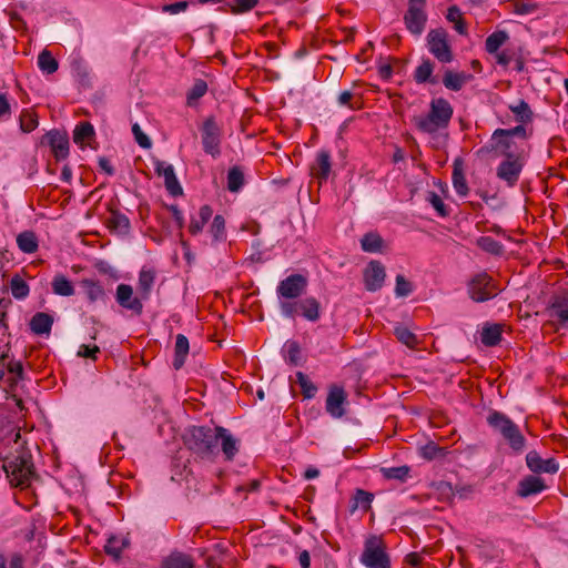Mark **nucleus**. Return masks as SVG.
<instances>
[{"label": "nucleus", "instance_id": "1", "mask_svg": "<svg viewBox=\"0 0 568 568\" xmlns=\"http://www.w3.org/2000/svg\"><path fill=\"white\" fill-rule=\"evenodd\" d=\"M453 114L454 109L449 101L444 98H436L430 101L428 113L414 116L413 122L420 132L434 134L448 128Z\"/></svg>", "mask_w": 568, "mask_h": 568}, {"label": "nucleus", "instance_id": "2", "mask_svg": "<svg viewBox=\"0 0 568 568\" xmlns=\"http://www.w3.org/2000/svg\"><path fill=\"white\" fill-rule=\"evenodd\" d=\"M217 426H192L184 435L185 446L201 459H213L219 454Z\"/></svg>", "mask_w": 568, "mask_h": 568}, {"label": "nucleus", "instance_id": "3", "mask_svg": "<svg viewBox=\"0 0 568 568\" xmlns=\"http://www.w3.org/2000/svg\"><path fill=\"white\" fill-rule=\"evenodd\" d=\"M487 424L507 442L515 454H521L526 448V438L517 424L507 415L491 410L487 416Z\"/></svg>", "mask_w": 568, "mask_h": 568}, {"label": "nucleus", "instance_id": "4", "mask_svg": "<svg viewBox=\"0 0 568 568\" xmlns=\"http://www.w3.org/2000/svg\"><path fill=\"white\" fill-rule=\"evenodd\" d=\"M3 470L11 486L26 489L34 477V466L31 456L27 454L14 455L6 458Z\"/></svg>", "mask_w": 568, "mask_h": 568}, {"label": "nucleus", "instance_id": "5", "mask_svg": "<svg viewBox=\"0 0 568 568\" xmlns=\"http://www.w3.org/2000/svg\"><path fill=\"white\" fill-rule=\"evenodd\" d=\"M361 562L367 568H390V558L381 538L371 536L365 540Z\"/></svg>", "mask_w": 568, "mask_h": 568}, {"label": "nucleus", "instance_id": "6", "mask_svg": "<svg viewBox=\"0 0 568 568\" xmlns=\"http://www.w3.org/2000/svg\"><path fill=\"white\" fill-rule=\"evenodd\" d=\"M200 132L203 151L213 159H217L221 155L222 126L213 115H210L203 121Z\"/></svg>", "mask_w": 568, "mask_h": 568}, {"label": "nucleus", "instance_id": "7", "mask_svg": "<svg viewBox=\"0 0 568 568\" xmlns=\"http://www.w3.org/2000/svg\"><path fill=\"white\" fill-rule=\"evenodd\" d=\"M490 153H495L496 156H504V159L525 155L524 150L518 148L514 139L508 135L496 136L495 132L489 143L477 151V155L480 158H485Z\"/></svg>", "mask_w": 568, "mask_h": 568}, {"label": "nucleus", "instance_id": "8", "mask_svg": "<svg viewBox=\"0 0 568 568\" xmlns=\"http://www.w3.org/2000/svg\"><path fill=\"white\" fill-rule=\"evenodd\" d=\"M467 291L474 302L483 303L497 296L499 288L490 275L481 272L469 281Z\"/></svg>", "mask_w": 568, "mask_h": 568}, {"label": "nucleus", "instance_id": "9", "mask_svg": "<svg viewBox=\"0 0 568 568\" xmlns=\"http://www.w3.org/2000/svg\"><path fill=\"white\" fill-rule=\"evenodd\" d=\"M447 37L448 34L443 28L433 29L427 34L428 50L442 63H449L454 59Z\"/></svg>", "mask_w": 568, "mask_h": 568}, {"label": "nucleus", "instance_id": "10", "mask_svg": "<svg viewBox=\"0 0 568 568\" xmlns=\"http://www.w3.org/2000/svg\"><path fill=\"white\" fill-rule=\"evenodd\" d=\"M426 0H408V8L404 14V23L407 30L419 36L424 32L427 13H426Z\"/></svg>", "mask_w": 568, "mask_h": 568}, {"label": "nucleus", "instance_id": "11", "mask_svg": "<svg viewBox=\"0 0 568 568\" xmlns=\"http://www.w3.org/2000/svg\"><path fill=\"white\" fill-rule=\"evenodd\" d=\"M525 164L526 155L504 159L496 170V175L509 187H514L519 181Z\"/></svg>", "mask_w": 568, "mask_h": 568}, {"label": "nucleus", "instance_id": "12", "mask_svg": "<svg viewBox=\"0 0 568 568\" xmlns=\"http://www.w3.org/2000/svg\"><path fill=\"white\" fill-rule=\"evenodd\" d=\"M347 395L343 387L331 385L326 397L325 409L333 418H342L345 415Z\"/></svg>", "mask_w": 568, "mask_h": 568}, {"label": "nucleus", "instance_id": "13", "mask_svg": "<svg viewBox=\"0 0 568 568\" xmlns=\"http://www.w3.org/2000/svg\"><path fill=\"white\" fill-rule=\"evenodd\" d=\"M307 286V280L302 274H292L285 280L281 281L277 286V294L284 298L300 297Z\"/></svg>", "mask_w": 568, "mask_h": 568}, {"label": "nucleus", "instance_id": "14", "mask_svg": "<svg viewBox=\"0 0 568 568\" xmlns=\"http://www.w3.org/2000/svg\"><path fill=\"white\" fill-rule=\"evenodd\" d=\"M116 303L131 311L134 315L140 316L143 313V298L133 295V288L129 284H119L115 293Z\"/></svg>", "mask_w": 568, "mask_h": 568}, {"label": "nucleus", "instance_id": "15", "mask_svg": "<svg viewBox=\"0 0 568 568\" xmlns=\"http://www.w3.org/2000/svg\"><path fill=\"white\" fill-rule=\"evenodd\" d=\"M385 277V267L379 261H371L363 272L365 288L369 292L382 288Z\"/></svg>", "mask_w": 568, "mask_h": 568}, {"label": "nucleus", "instance_id": "16", "mask_svg": "<svg viewBox=\"0 0 568 568\" xmlns=\"http://www.w3.org/2000/svg\"><path fill=\"white\" fill-rule=\"evenodd\" d=\"M154 171L159 176L164 179L165 189L171 195H182L183 189L176 179L173 165L158 160L154 163Z\"/></svg>", "mask_w": 568, "mask_h": 568}, {"label": "nucleus", "instance_id": "17", "mask_svg": "<svg viewBox=\"0 0 568 568\" xmlns=\"http://www.w3.org/2000/svg\"><path fill=\"white\" fill-rule=\"evenodd\" d=\"M526 464L532 473L537 474H556L559 469L554 458L542 459L536 450H531L526 455Z\"/></svg>", "mask_w": 568, "mask_h": 568}, {"label": "nucleus", "instance_id": "18", "mask_svg": "<svg viewBox=\"0 0 568 568\" xmlns=\"http://www.w3.org/2000/svg\"><path fill=\"white\" fill-rule=\"evenodd\" d=\"M45 140L50 145L53 155L57 160H63L68 156L69 139L67 133H62L58 130H52L45 134Z\"/></svg>", "mask_w": 568, "mask_h": 568}, {"label": "nucleus", "instance_id": "19", "mask_svg": "<svg viewBox=\"0 0 568 568\" xmlns=\"http://www.w3.org/2000/svg\"><path fill=\"white\" fill-rule=\"evenodd\" d=\"M332 171L331 154L326 150H321L315 161L311 165L312 175L318 180L320 183L326 182Z\"/></svg>", "mask_w": 568, "mask_h": 568}, {"label": "nucleus", "instance_id": "20", "mask_svg": "<svg viewBox=\"0 0 568 568\" xmlns=\"http://www.w3.org/2000/svg\"><path fill=\"white\" fill-rule=\"evenodd\" d=\"M217 442H221V450L225 460L231 462L239 453L240 440L235 438L229 429L217 426Z\"/></svg>", "mask_w": 568, "mask_h": 568}, {"label": "nucleus", "instance_id": "21", "mask_svg": "<svg viewBox=\"0 0 568 568\" xmlns=\"http://www.w3.org/2000/svg\"><path fill=\"white\" fill-rule=\"evenodd\" d=\"M109 211L110 216L106 219L105 224L110 232L120 235L128 234L130 231V221L126 215L112 207H110Z\"/></svg>", "mask_w": 568, "mask_h": 568}, {"label": "nucleus", "instance_id": "22", "mask_svg": "<svg viewBox=\"0 0 568 568\" xmlns=\"http://www.w3.org/2000/svg\"><path fill=\"white\" fill-rule=\"evenodd\" d=\"M546 489V484L542 478L537 476H527L523 478L518 484L517 494L520 497H528L536 495Z\"/></svg>", "mask_w": 568, "mask_h": 568}, {"label": "nucleus", "instance_id": "23", "mask_svg": "<svg viewBox=\"0 0 568 568\" xmlns=\"http://www.w3.org/2000/svg\"><path fill=\"white\" fill-rule=\"evenodd\" d=\"M53 316L44 312L36 313L29 323L30 329L36 335L50 334L53 325Z\"/></svg>", "mask_w": 568, "mask_h": 568}, {"label": "nucleus", "instance_id": "24", "mask_svg": "<svg viewBox=\"0 0 568 568\" xmlns=\"http://www.w3.org/2000/svg\"><path fill=\"white\" fill-rule=\"evenodd\" d=\"M473 80V75L466 72H454L446 70L443 77V84L452 91H459L462 88Z\"/></svg>", "mask_w": 568, "mask_h": 568}, {"label": "nucleus", "instance_id": "25", "mask_svg": "<svg viewBox=\"0 0 568 568\" xmlns=\"http://www.w3.org/2000/svg\"><path fill=\"white\" fill-rule=\"evenodd\" d=\"M320 310V302L315 297H306L298 301V314L307 321L316 322L321 316Z\"/></svg>", "mask_w": 568, "mask_h": 568}, {"label": "nucleus", "instance_id": "26", "mask_svg": "<svg viewBox=\"0 0 568 568\" xmlns=\"http://www.w3.org/2000/svg\"><path fill=\"white\" fill-rule=\"evenodd\" d=\"M155 282V271L152 268H142L139 273L138 290L141 298L149 300L152 287Z\"/></svg>", "mask_w": 568, "mask_h": 568}, {"label": "nucleus", "instance_id": "27", "mask_svg": "<svg viewBox=\"0 0 568 568\" xmlns=\"http://www.w3.org/2000/svg\"><path fill=\"white\" fill-rule=\"evenodd\" d=\"M452 180L456 193L460 196H466L469 192V189L464 174L463 162L460 159H456L454 161Z\"/></svg>", "mask_w": 568, "mask_h": 568}, {"label": "nucleus", "instance_id": "28", "mask_svg": "<svg viewBox=\"0 0 568 568\" xmlns=\"http://www.w3.org/2000/svg\"><path fill=\"white\" fill-rule=\"evenodd\" d=\"M17 245L26 254H33L39 248V240L33 231H23L17 235Z\"/></svg>", "mask_w": 568, "mask_h": 568}, {"label": "nucleus", "instance_id": "29", "mask_svg": "<svg viewBox=\"0 0 568 568\" xmlns=\"http://www.w3.org/2000/svg\"><path fill=\"white\" fill-rule=\"evenodd\" d=\"M161 568H194V559L184 552H172L162 561Z\"/></svg>", "mask_w": 568, "mask_h": 568}, {"label": "nucleus", "instance_id": "30", "mask_svg": "<svg viewBox=\"0 0 568 568\" xmlns=\"http://www.w3.org/2000/svg\"><path fill=\"white\" fill-rule=\"evenodd\" d=\"M503 326L500 324H486L480 334L481 343L487 347H494L501 341Z\"/></svg>", "mask_w": 568, "mask_h": 568}, {"label": "nucleus", "instance_id": "31", "mask_svg": "<svg viewBox=\"0 0 568 568\" xmlns=\"http://www.w3.org/2000/svg\"><path fill=\"white\" fill-rule=\"evenodd\" d=\"M213 210L210 205L205 204L200 207L199 216L192 217L189 224V232L192 235H197L203 231L204 225L212 217Z\"/></svg>", "mask_w": 568, "mask_h": 568}, {"label": "nucleus", "instance_id": "32", "mask_svg": "<svg viewBox=\"0 0 568 568\" xmlns=\"http://www.w3.org/2000/svg\"><path fill=\"white\" fill-rule=\"evenodd\" d=\"M189 353V339L183 334H179L175 341L173 367L180 369Z\"/></svg>", "mask_w": 568, "mask_h": 568}, {"label": "nucleus", "instance_id": "33", "mask_svg": "<svg viewBox=\"0 0 568 568\" xmlns=\"http://www.w3.org/2000/svg\"><path fill=\"white\" fill-rule=\"evenodd\" d=\"M434 63L430 60H424L415 70L414 80L417 83L436 84L438 81L433 77Z\"/></svg>", "mask_w": 568, "mask_h": 568}, {"label": "nucleus", "instance_id": "34", "mask_svg": "<svg viewBox=\"0 0 568 568\" xmlns=\"http://www.w3.org/2000/svg\"><path fill=\"white\" fill-rule=\"evenodd\" d=\"M383 237L376 232H368L361 239V247L364 252L377 253L382 251Z\"/></svg>", "mask_w": 568, "mask_h": 568}, {"label": "nucleus", "instance_id": "35", "mask_svg": "<svg viewBox=\"0 0 568 568\" xmlns=\"http://www.w3.org/2000/svg\"><path fill=\"white\" fill-rule=\"evenodd\" d=\"M509 110L514 113L517 122L526 124L532 121L534 113L525 100H519L516 104H510Z\"/></svg>", "mask_w": 568, "mask_h": 568}, {"label": "nucleus", "instance_id": "36", "mask_svg": "<svg viewBox=\"0 0 568 568\" xmlns=\"http://www.w3.org/2000/svg\"><path fill=\"white\" fill-rule=\"evenodd\" d=\"M373 498V494L363 489H356L355 495L351 500L349 511L353 514L358 508H362L363 511H367L371 508Z\"/></svg>", "mask_w": 568, "mask_h": 568}, {"label": "nucleus", "instance_id": "37", "mask_svg": "<svg viewBox=\"0 0 568 568\" xmlns=\"http://www.w3.org/2000/svg\"><path fill=\"white\" fill-rule=\"evenodd\" d=\"M446 19L454 23V29L462 36L468 34L467 23L457 6H452L447 10Z\"/></svg>", "mask_w": 568, "mask_h": 568}, {"label": "nucleus", "instance_id": "38", "mask_svg": "<svg viewBox=\"0 0 568 568\" xmlns=\"http://www.w3.org/2000/svg\"><path fill=\"white\" fill-rule=\"evenodd\" d=\"M52 291L54 294L60 296H72L74 294V286L67 278V276L62 274H57L51 283Z\"/></svg>", "mask_w": 568, "mask_h": 568}, {"label": "nucleus", "instance_id": "39", "mask_svg": "<svg viewBox=\"0 0 568 568\" xmlns=\"http://www.w3.org/2000/svg\"><path fill=\"white\" fill-rule=\"evenodd\" d=\"M81 285L85 288L87 297L91 303L104 300L105 292L99 282L85 278L81 281Z\"/></svg>", "mask_w": 568, "mask_h": 568}, {"label": "nucleus", "instance_id": "40", "mask_svg": "<svg viewBox=\"0 0 568 568\" xmlns=\"http://www.w3.org/2000/svg\"><path fill=\"white\" fill-rule=\"evenodd\" d=\"M95 131L90 122H80L73 131V141L75 144L83 145L85 141L93 139Z\"/></svg>", "mask_w": 568, "mask_h": 568}, {"label": "nucleus", "instance_id": "41", "mask_svg": "<svg viewBox=\"0 0 568 568\" xmlns=\"http://www.w3.org/2000/svg\"><path fill=\"white\" fill-rule=\"evenodd\" d=\"M568 308V291H561L555 294L547 307V313L549 317H552L560 313L564 310Z\"/></svg>", "mask_w": 568, "mask_h": 568}, {"label": "nucleus", "instance_id": "42", "mask_svg": "<svg viewBox=\"0 0 568 568\" xmlns=\"http://www.w3.org/2000/svg\"><path fill=\"white\" fill-rule=\"evenodd\" d=\"M509 39V36L504 30H498L489 34L485 42V49L488 53H497L499 48Z\"/></svg>", "mask_w": 568, "mask_h": 568}, {"label": "nucleus", "instance_id": "43", "mask_svg": "<svg viewBox=\"0 0 568 568\" xmlns=\"http://www.w3.org/2000/svg\"><path fill=\"white\" fill-rule=\"evenodd\" d=\"M38 67L42 72L52 74L58 70L59 63L51 52L44 49L38 55Z\"/></svg>", "mask_w": 568, "mask_h": 568}, {"label": "nucleus", "instance_id": "44", "mask_svg": "<svg viewBox=\"0 0 568 568\" xmlns=\"http://www.w3.org/2000/svg\"><path fill=\"white\" fill-rule=\"evenodd\" d=\"M476 245L483 251L493 254V255H501L504 253V246L498 241L494 240L490 236H480L476 241Z\"/></svg>", "mask_w": 568, "mask_h": 568}, {"label": "nucleus", "instance_id": "45", "mask_svg": "<svg viewBox=\"0 0 568 568\" xmlns=\"http://www.w3.org/2000/svg\"><path fill=\"white\" fill-rule=\"evenodd\" d=\"M207 91V83L202 80L197 79L193 83L192 88L189 90L186 94V103L189 106L195 105L199 99H201Z\"/></svg>", "mask_w": 568, "mask_h": 568}, {"label": "nucleus", "instance_id": "46", "mask_svg": "<svg viewBox=\"0 0 568 568\" xmlns=\"http://www.w3.org/2000/svg\"><path fill=\"white\" fill-rule=\"evenodd\" d=\"M296 382L301 387L304 398L311 399L315 397L317 393V386L308 378L303 372L296 373Z\"/></svg>", "mask_w": 568, "mask_h": 568}, {"label": "nucleus", "instance_id": "47", "mask_svg": "<svg viewBox=\"0 0 568 568\" xmlns=\"http://www.w3.org/2000/svg\"><path fill=\"white\" fill-rule=\"evenodd\" d=\"M129 545V540L123 537L112 536L108 539L104 550L108 555L119 558L123 548Z\"/></svg>", "mask_w": 568, "mask_h": 568}, {"label": "nucleus", "instance_id": "48", "mask_svg": "<svg viewBox=\"0 0 568 568\" xmlns=\"http://www.w3.org/2000/svg\"><path fill=\"white\" fill-rule=\"evenodd\" d=\"M209 232L214 242H222L226 240L225 220L222 215L216 214L214 216Z\"/></svg>", "mask_w": 568, "mask_h": 568}, {"label": "nucleus", "instance_id": "49", "mask_svg": "<svg viewBox=\"0 0 568 568\" xmlns=\"http://www.w3.org/2000/svg\"><path fill=\"white\" fill-rule=\"evenodd\" d=\"M337 102L339 105L348 106L352 110H358L363 104L361 95H356L348 90H345L338 94Z\"/></svg>", "mask_w": 568, "mask_h": 568}, {"label": "nucleus", "instance_id": "50", "mask_svg": "<svg viewBox=\"0 0 568 568\" xmlns=\"http://www.w3.org/2000/svg\"><path fill=\"white\" fill-rule=\"evenodd\" d=\"M258 4V0H233L227 2L225 7L233 14H242L253 10Z\"/></svg>", "mask_w": 568, "mask_h": 568}, {"label": "nucleus", "instance_id": "51", "mask_svg": "<svg viewBox=\"0 0 568 568\" xmlns=\"http://www.w3.org/2000/svg\"><path fill=\"white\" fill-rule=\"evenodd\" d=\"M244 184V174L237 166H233L227 172V189L231 192H237Z\"/></svg>", "mask_w": 568, "mask_h": 568}, {"label": "nucleus", "instance_id": "52", "mask_svg": "<svg viewBox=\"0 0 568 568\" xmlns=\"http://www.w3.org/2000/svg\"><path fill=\"white\" fill-rule=\"evenodd\" d=\"M12 295L18 300H23L29 295V285L19 275H14L10 282Z\"/></svg>", "mask_w": 568, "mask_h": 568}, {"label": "nucleus", "instance_id": "53", "mask_svg": "<svg viewBox=\"0 0 568 568\" xmlns=\"http://www.w3.org/2000/svg\"><path fill=\"white\" fill-rule=\"evenodd\" d=\"M381 471L386 479H396L404 483L409 475L410 468L404 465L399 467L382 468Z\"/></svg>", "mask_w": 568, "mask_h": 568}, {"label": "nucleus", "instance_id": "54", "mask_svg": "<svg viewBox=\"0 0 568 568\" xmlns=\"http://www.w3.org/2000/svg\"><path fill=\"white\" fill-rule=\"evenodd\" d=\"M419 452L420 456L427 460H433L446 455V449L444 447L438 446L434 442H429L423 447H420Z\"/></svg>", "mask_w": 568, "mask_h": 568}, {"label": "nucleus", "instance_id": "55", "mask_svg": "<svg viewBox=\"0 0 568 568\" xmlns=\"http://www.w3.org/2000/svg\"><path fill=\"white\" fill-rule=\"evenodd\" d=\"M38 115L33 112H30L28 110H23L20 115V129L26 132L30 133L38 126Z\"/></svg>", "mask_w": 568, "mask_h": 568}, {"label": "nucleus", "instance_id": "56", "mask_svg": "<svg viewBox=\"0 0 568 568\" xmlns=\"http://www.w3.org/2000/svg\"><path fill=\"white\" fill-rule=\"evenodd\" d=\"M394 334L400 343L405 344L409 348H414L418 342L416 335L404 326L396 327Z\"/></svg>", "mask_w": 568, "mask_h": 568}, {"label": "nucleus", "instance_id": "57", "mask_svg": "<svg viewBox=\"0 0 568 568\" xmlns=\"http://www.w3.org/2000/svg\"><path fill=\"white\" fill-rule=\"evenodd\" d=\"M284 349L286 352V359L292 365H298L301 359V347L296 341H288L285 343Z\"/></svg>", "mask_w": 568, "mask_h": 568}, {"label": "nucleus", "instance_id": "58", "mask_svg": "<svg viewBox=\"0 0 568 568\" xmlns=\"http://www.w3.org/2000/svg\"><path fill=\"white\" fill-rule=\"evenodd\" d=\"M428 202L436 210L439 216L446 217L449 215V211L445 205L443 199L434 191L428 192L427 196Z\"/></svg>", "mask_w": 568, "mask_h": 568}, {"label": "nucleus", "instance_id": "59", "mask_svg": "<svg viewBox=\"0 0 568 568\" xmlns=\"http://www.w3.org/2000/svg\"><path fill=\"white\" fill-rule=\"evenodd\" d=\"M511 3H513V11L519 16H526V14L534 13L538 8V6L536 3L527 2L524 0H511Z\"/></svg>", "mask_w": 568, "mask_h": 568}, {"label": "nucleus", "instance_id": "60", "mask_svg": "<svg viewBox=\"0 0 568 568\" xmlns=\"http://www.w3.org/2000/svg\"><path fill=\"white\" fill-rule=\"evenodd\" d=\"M495 135L498 136V135H508L510 136L511 139H514V136H520L523 139H527L528 138V133H527V130L525 128V125L521 123L513 129H496L495 130Z\"/></svg>", "mask_w": 568, "mask_h": 568}, {"label": "nucleus", "instance_id": "61", "mask_svg": "<svg viewBox=\"0 0 568 568\" xmlns=\"http://www.w3.org/2000/svg\"><path fill=\"white\" fill-rule=\"evenodd\" d=\"M413 291L412 284L405 278L404 275L398 274L396 276L395 293L397 296H408Z\"/></svg>", "mask_w": 568, "mask_h": 568}, {"label": "nucleus", "instance_id": "62", "mask_svg": "<svg viewBox=\"0 0 568 568\" xmlns=\"http://www.w3.org/2000/svg\"><path fill=\"white\" fill-rule=\"evenodd\" d=\"M132 133L134 135V139L136 143L144 149H149L152 145V142L150 138L142 131L140 125L138 123H134L132 125Z\"/></svg>", "mask_w": 568, "mask_h": 568}, {"label": "nucleus", "instance_id": "63", "mask_svg": "<svg viewBox=\"0 0 568 568\" xmlns=\"http://www.w3.org/2000/svg\"><path fill=\"white\" fill-rule=\"evenodd\" d=\"M99 353H100L99 346L82 344L79 347L78 356L84 357V358H91V359L95 361L98 358Z\"/></svg>", "mask_w": 568, "mask_h": 568}, {"label": "nucleus", "instance_id": "64", "mask_svg": "<svg viewBox=\"0 0 568 568\" xmlns=\"http://www.w3.org/2000/svg\"><path fill=\"white\" fill-rule=\"evenodd\" d=\"M187 8H189V2L187 1H179V2H175V3L164 4L162 7V11L166 12V13H170V14H178L180 12L185 11Z\"/></svg>", "mask_w": 568, "mask_h": 568}]
</instances>
